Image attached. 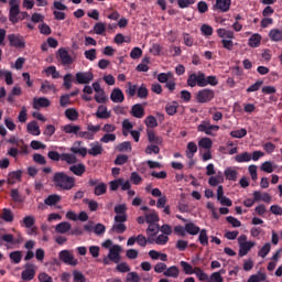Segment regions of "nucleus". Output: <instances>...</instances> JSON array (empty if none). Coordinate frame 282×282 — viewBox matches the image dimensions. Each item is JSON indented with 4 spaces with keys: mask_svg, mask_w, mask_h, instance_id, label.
Segmentation results:
<instances>
[{
    "mask_svg": "<svg viewBox=\"0 0 282 282\" xmlns=\"http://www.w3.org/2000/svg\"><path fill=\"white\" fill-rule=\"evenodd\" d=\"M197 151V143L195 142H188L187 143V153L186 156L188 158V160H193V158H195V153Z\"/></svg>",
    "mask_w": 282,
    "mask_h": 282,
    "instance_id": "f704fd0d",
    "label": "nucleus"
},
{
    "mask_svg": "<svg viewBox=\"0 0 282 282\" xmlns=\"http://www.w3.org/2000/svg\"><path fill=\"white\" fill-rule=\"evenodd\" d=\"M21 177H23V171L18 170L9 173L8 184H17V182H21Z\"/></svg>",
    "mask_w": 282,
    "mask_h": 282,
    "instance_id": "a211bd4d",
    "label": "nucleus"
},
{
    "mask_svg": "<svg viewBox=\"0 0 282 282\" xmlns=\"http://www.w3.org/2000/svg\"><path fill=\"white\" fill-rule=\"evenodd\" d=\"M106 31H107V26H105V23H102V22H97V23L94 25V32H95V34L102 35V34H105Z\"/></svg>",
    "mask_w": 282,
    "mask_h": 282,
    "instance_id": "13d9d810",
    "label": "nucleus"
},
{
    "mask_svg": "<svg viewBox=\"0 0 282 282\" xmlns=\"http://www.w3.org/2000/svg\"><path fill=\"white\" fill-rule=\"evenodd\" d=\"M95 116H96V118H99L100 120H107V119L111 118V113L109 111H107L106 106H99Z\"/></svg>",
    "mask_w": 282,
    "mask_h": 282,
    "instance_id": "5701e85b",
    "label": "nucleus"
},
{
    "mask_svg": "<svg viewBox=\"0 0 282 282\" xmlns=\"http://www.w3.org/2000/svg\"><path fill=\"white\" fill-rule=\"evenodd\" d=\"M9 259L11 262H13L15 265H19L23 259V251H12L9 253Z\"/></svg>",
    "mask_w": 282,
    "mask_h": 282,
    "instance_id": "393cba45",
    "label": "nucleus"
},
{
    "mask_svg": "<svg viewBox=\"0 0 282 282\" xmlns=\"http://www.w3.org/2000/svg\"><path fill=\"white\" fill-rule=\"evenodd\" d=\"M231 138H238L241 140V138H246L248 135V130L246 128H241L239 130H234L230 132Z\"/></svg>",
    "mask_w": 282,
    "mask_h": 282,
    "instance_id": "a18cd8bd",
    "label": "nucleus"
},
{
    "mask_svg": "<svg viewBox=\"0 0 282 282\" xmlns=\"http://www.w3.org/2000/svg\"><path fill=\"white\" fill-rule=\"evenodd\" d=\"M269 37L274 43H280V41H282V31L279 29H273L269 32Z\"/></svg>",
    "mask_w": 282,
    "mask_h": 282,
    "instance_id": "473e14b6",
    "label": "nucleus"
},
{
    "mask_svg": "<svg viewBox=\"0 0 282 282\" xmlns=\"http://www.w3.org/2000/svg\"><path fill=\"white\" fill-rule=\"evenodd\" d=\"M198 241L200 246H208V232L206 231V229H200Z\"/></svg>",
    "mask_w": 282,
    "mask_h": 282,
    "instance_id": "de8ad7c7",
    "label": "nucleus"
},
{
    "mask_svg": "<svg viewBox=\"0 0 282 282\" xmlns=\"http://www.w3.org/2000/svg\"><path fill=\"white\" fill-rule=\"evenodd\" d=\"M76 155V153H62V162H66V164H76V162H78Z\"/></svg>",
    "mask_w": 282,
    "mask_h": 282,
    "instance_id": "c756f323",
    "label": "nucleus"
},
{
    "mask_svg": "<svg viewBox=\"0 0 282 282\" xmlns=\"http://www.w3.org/2000/svg\"><path fill=\"white\" fill-rule=\"evenodd\" d=\"M181 268L183 269V272L185 274H193L195 269H193V265H191L188 262L186 261H181Z\"/></svg>",
    "mask_w": 282,
    "mask_h": 282,
    "instance_id": "680f3d73",
    "label": "nucleus"
},
{
    "mask_svg": "<svg viewBox=\"0 0 282 282\" xmlns=\"http://www.w3.org/2000/svg\"><path fill=\"white\" fill-rule=\"evenodd\" d=\"M46 76H52V78L57 79L61 78V73L56 70V66H48L45 69Z\"/></svg>",
    "mask_w": 282,
    "mask_h": 282,
    "instance_id": "49530a36",
    "label": "nucleus"
},
{
    "mask_svg": "<svg viewBox=\"0 0 282 282\" xmlns=\"http://www.w3.org/2000/svg\"><path fill=\"white\" fill-rule=\"evenodd\" d=\"M25 270L21 273L22 281H32L36 276V270H34V264L26 263L24 265Z\"/></svg>",
    "mask_w": 282,
    "mask_h": 282,
    "instance_id": "1a4fd4ad",
    "label": "nucleus"
},
{
    "mask_svg": "<svg viewBox=\"0 0 282 282\" xmlns=\"http://www.w3.org/2000/svg\"><path fill=\"white\" fill-rule=\"evenodd\" d=\"M187 85L188 87H208V85H212V87H217L219 85V80H217V76H208L206 77V74L198 72L193 73L187 78Z\"/></svg>",
    "mask_w": 282,
    "mask_h": 282,
    "instance_id": "f257e3e1",
    "label": "nucleus"
},
{
    "mask_svg": "<svg viewBox=\"0 0 282 282\" xmlns=\"http://www.w3.org/2000/svg\"><path fill=\"white\" fill-rule=\"evenodd\" d=\"M8 41L11 47H20V50H23L25 47V40L20 34H9Z\"/></svg>",
    "mask_w": 282,
    "mask_h": 282,
    "instance_id": "6e6552de",
    "label": "nucleus"
},
{
    "mask_svg": "<svg viewBox=\"0 0 282 282\" xmlns=\"http://www.w3.org/2000/svg\"><path fill=\"white\" fill-rule=\"evenodd\" d=\"M58 56L62 65H72L74 63L72 55L65 48L58 50Z\"/></svg>",
    "mask_w": 282,
    "mask_h": 282,
    "instance_id": "ddd939ff",
    "label": "nucleus"
},
{
    "mask_svg": "<svg viewBox=\"0 0 282 282\" xmlns=\"http://www.w3.org/2000/svg\"><path fill=\"white\" fill-rule=\"evenodd\" d=\"M52 89H56V87L51 85L47 80H44L41 85L40 91H42V94H47L48 91H52Z\"/></svg>",
    "mask_w": 282,
    "mask_h": 282,
    "instance_id": "e2e57ef3",
    "label": "nucleus"
},
{
    "mask_svg": "<svg viewBox=\"0 0 282 282\" xmlns=\"http://www.w3.org/2000/svg\"><path fill=\"white\" fill-rule=\"evenodd\" d=\"M130 113L133 118H144V107L142 104L133 105Z\"/></svg>",
    "mask_w": 282,
    "mask_h": 282,
    "instance_id": "aec40b11",
    "label": "nucleus"
},
{
    "mask_svg": "<svg viewBox=\"0 0 282 282\" xmlns=\"http://www.w3.org/2000/svg\"><path fill=\"white\" fill-rule=\"evenodd\" d=\"M260 169L264 173H274V167L272 166V162H270V161L262 163Z\"/></svg>",
    "mask_w": 282,
    "mask_h": 282,
    "instance_id": "0e129e2a",
    "label": "nucleus"
},
{
    "mask_svg": "<svg viewBox=\"0 0 282 282\" xmlns=\"http://www.w3.org/2000/svg\"><path fill=\"white\" fill-rule=\"evenodd\" d=\"M19 14H21V9L19 7H12L9 11V21L17 25L19 23Z\"/></svg>",
    "mask_w": 282,
    "mask_h": 282,
    "instance_id": "dca6fc26",
    "label": "nucleus"
},
{
    "mask_svg": "<svg viewBox=\"0 0 282 282\" xmlns=\"http://www.w3.org/2000/svg\"><path fill=\"white\" fill-rule=\"evenodd\" d=\"M94 80V73L91 72H78L75 74V83L77 85H89Z\"/></svg>",
    "mask_w": 282,
    "mask_h": 282,
    "instance_id": "0eeeda50",
    "label": "nucleus"
},
{
    "mask_svg": "<svg viewBox=\"0 0 282 282\" xmlns=\"http://www.w3.org/2000/svg\"><path fill=\"white\" fill-rule=\"evenodd\" d=\"M84 55H85V58H87V61H96L97 58L96 48H90L88 51H85Z\"/></svg>",
    "mask_w": 282,
    "mask_h": 282,
    "instance_id": "69168bd1",
    "label": "nucleus"
},
{
    "mask_svg": "<svg viewBox=\"0 0 282 282\" xmlns=\"http://www.w3.org/2000/svg\"><path fill=\"white\" fill-rule=\"evenodd\" d=\"M59 261H63L66 265H78V259L74 258V253L69 250H62L58 254Z\"/></svg>",
    "mask_w": 282,
    "mask_h": 282,
    "instance_id": "423d86ee",
    "label": "nucleus"
},
{
    "mask_svg": "<svg viewBox=\"0 0 282 282\" xmlns=\"http://www.w3.org/2000/svg\"><path fill=\"white\" fill-rule=\"evenodd\" d=\"M73 282H87V278H85V274L83 272L75 270L73 271Z\"/></svg>",
    "mask_w": 282,
    "mask_h": 282,
    "instance_id": "052dcab7",
    "label": "nucleus"
},
{
    "mask_svg": "<svg viewBox=\"0 0 282 282\" xmlns=\"http://www.w3.org/2000/svg\"><path fill=\"white\" fill-rule=\"evenodd\" d=\"M165 111L167 116H175L177 113V102L174 101L173 104H167L165 107Z\"/></svg>",
    "mask_w": 282,
    "mask_h": 282,
    "instance_id": "5fc2aeb1",
    "label": "nucleus"
},
{
    "mask_svg": "<svg viewBox=\"0 0 282 282\" xmlns=\"http://www.w3.org/2000/svg\"><path fill=\"white\" fill-rule=\"evenodd\" d=\"M163 276H167L170 279H177L180 276V268L177 265L167 267L163 272Z\"/></svg>",
    "mask_w": 282,
    "mask_h": 282,
    "instance_id": "6ab92c4d",
    "label": "nucleus"
},
{
    "mask_svg": "<svg viewBox=\"0 0 282 282\" xmlns=\"http://www.w3.org/2000/svg\"><path fill=\"white\" fill-rule=\"evenodd\" d=\"M197 131L205 133L206 135H215L213 131L217 133V131H219V126L210 124L209 120H204L197 126Z\"/></svg>",
    "mask_w": 282,
    "mask_h": 282,
    "instance_id": "39448f33",
    "label": "nucleus"
},
{
    "mask_svg": "<svg viewBox=\"0 0 282 282\" xmlns=\"http://www.w3.org/2000/svg\"><path fill=\"white\" fill-rule=\"evenodd\" d=\"M51 101L45 97H39L33 99V109H41L43 107H50Z\"/></svg>",
    "mask_w": 282,
    "mask_h": 282,
    "instance_id": "f3484780",
    "label": "nucleus"
},
{
    "mask_svg": "<svg viewBox=\"0 0 282 282\" xmlns=\"http://www.w3.org/2000/svg\"><path fill=\"white\" fill-rule=\"evenodd\" d=\"M69 171L70 173H73V175H76L77 177H83V175H85L87 171V166H85L84 163H77V164L70 165Z\"/></svg>",
    "mask_w": 282,
    "mask_h": 282,
    "instance_id": "f8f14e48",
    "label": "nucleus"
},
{
    "mask_svg": "<svg viewBox=\"0 0 282 282\" xmlns=\"http://www.w3.org/2000/svg\"><path fill=\"white\" fill-rule=\"evenodd\" d=\"M232 0H216V3L213 6L214 11L218 12H228Z\"/></svg>",
    "mask_w": 282,
    "mask_h": 282,
    "instance_id": "9d476101",
    "label": "nucleus"
},
{
    "mask_svg": "<svg viewBox=\"0 0 282 282\" xmlns=\"http://www.w3.org/2000/svg\"><path fill=\"white\" fill-rule=\"evenodd\" d=\"M249 47H259L261 45V34L254 33L248 42Z\"/></svg>",
    "mask_w": 282,
    "mask_h": 282,
    "instance_id": "72a5a7b5",
    "label": "nucleus"
},
{
    "mask_svg": "<svg viewBox=\"0 0 282 282\" xmlns=\"http://www.w3.org/2000/svg\"><path fill=\"white\" fill-rule=\"evenodd\" d=\"M217 34L220 39H235V32L226 29H218Z\"/></svg>",
    "mask_w": 282,
    "mask_h": 282,
    "instance_id": "4c0bfd02",
    "label": "nucleus"
},
{
    "mask_svg": "<svg viewBox=\"0 0 282 282\" xmlns=\"http://www.w3.org/2000/svg\"><path fill=\"white\" fill-rule=\"evenodd\" d=\"M185 230L188 235L195 236V235H199L202 229L199 228V226L195 225L194 223H187L185 225Z\"/></svg>",
    "mask_w": 282,
    "mask_h": 282,
    "instance_id": "2f4dec72",
    "label": "nucleus"
},
{
    "mask_svg": "<svg viewBox=\"0 0 282 282\" xmlns=\"http://www.w3.org/2000/svg\"><path fill=\"white\" fill-rule=\"evenodd\" d=\"M129 162V156L127 154H119L115 160L116 166H122V164H127Z\"/></svg>",
    "mask_w": 282,
    "mask_h": 282,
    "instance_id": "bf43d9fd",
    "label": "nucleus"
},
{
    "mask_svg": "<svg viewBox=\"0 0 282 282\" xmlns=\"http://www.w3.org/2000/svg\"><path fill=\"white\" fill-rule=\"evenodd\" d=\"M145 126L149 129H155V127H158V119H155L152 115L148 116L145 118Z\"/></svg>",
    "mask_w": 282,
    "mask_h": 282,
    "instance_id": "4d7b16f0",
    "label": "nucleus"
},
{
    "mask_svg": "<svg viewBox=\"0 0 282 282\" xmlns=\"http://www.w3.org/2000/svg\"><path fill=\"white\" fill-rule=\"evenodd\" d=\"M72 230V224L67 221L59 223L55 227V231H57L59 235H65V232H69Z\"/></svg>",
    "mask_w": 282,
    "mask_h": 282,
    "instance_id": "b1692460",
    "label": "nucleus"
},
{
    "mask_svg": "<svg viewBox=\"0 0 282 282\" xmlns=\"http://www.w3.org/2000/svg\"><path fill=\"white\" fill-rule=\"evenodd\" d=\"M112 102H124V93L120 88H113L110 95Z\"/></svg>",
    "mask_w": 282,
    "mask_h": 282,
    "instance_id": "2eb2a0df",
    "label": "nucleus"
},
{
    "mask_svg": "<svg viewBox=\"0 0 282 282\" xmlns=\"http://www.w3.org/2000/svg\"><path fill=\"white\" fill-rule=\"evenodd\" d=\"M0 217L8 224H12V221H14V214L12 213V209L3 208Z\"/></svg>",
    "mask_w": 282,
    "mask_h": 282,
    "instance_id": "bb28decb",
    "label": "nucleus"
},
{
    "mask_svg": "<svg viewBox=\"0 0 282 282\" xmlns=\"http://www.w3.org/2000/svg\"><path fill=\"white\" fill-rule=\"evenodd\" d=\"M272 246L270 242H267L259 251H258V257H261L262 259H265L267 254H270Z\"/></svg>",
    "mask_w": 282,
    "mask_h": 282,
    "instance_id": "3c124183",
    "label": "nucleus"
},
{
    "mask_svg": "<svg viewBox=\"0 0 282 282\" xmlns=\"http://www.w3.org/2000/svg\"><path fill=\"white\" fill-rule=\"evenodd\" d=\"M142 281V278L138 272H129L126 276V282H140Z\"/></svg>",
    "mask_w": 282,
    "mask_h": 282,
    "instance_id": "6e6d98bb",
    "label": "nucleus"
},
{
    "mask_svg": "<svg viewBox=\"0 0 282 282\" xmlns=\"http://www.w3.org/2000/svg\"><path fill=\"white\" fill-rule=\"evenodd\" d=\"M160 232V225L158 224H150L147 229L148 237H155Z\"/></svg>",
    "mask_w": 282,
    "mask_h": 282,
    "instance_id": "ea45409f",
    "label": "nucleus"
},
{
    "mask_svg": "<svg viewBox=\"0 0 282 282\" xmlns=\"http://www.w3.org/2000/svg\"><path fill=\"white\" fill-rule=\"evenodd\" d=\"M145 221L147 224H155V221H160V217L158 216V213L151 212L145 214Z\"/></svg>",
    "mask_w": 282,
    "mask_h": 282,
    "instance_id": "864d4df0",
    "label": "nucleus"
},
{
    "mask_svg": "<svg viewBox=\"0 0 282 282\" xmlns=\"http://www.w3.org/2000/svg\"><path fill=\"white\" fill-rule=\"evenodd\" d=\"M225 177L231 182H237V172L236 170L228 167L225 170Z\"/></svg>",
    "mask_w": 282,
    "mask_h": 282,
    "instance_id": "c03bdc74",
    "label": "nucleus"
},
{
    "mask_svg": "<svg viewBox=\"0 0 282 282\" xmlns=\"http://www.w3.org/2000/svg\"><path fill=\"white\" fill-rule=\"evenodd\" d=\"M62 130L64 131V133H68V134H74V135H78V132L80 131V126H76V124H65Z\"/></svg>",
    "mask_w": 282,
    "mask_h": 282,
    "instance_id": "cd10ccee",
    "label": "nucleus"
},
{
    "mask_svg": "<svg viewBox=\"0 0 282 282\" xmlns=\"http://www.w3.org/2000/svg\"><path fill=\"white\" fill-rule=\"evenodd\" d=\"M72 78H74V76L69 73L64 76L63 85H64L65 89H72V80H73Z\"/></svg>",
    "mask_w": 282,
    "mask_h": 282,
    "instance_id": "338daca9",
    "label": "nucleus"
},
{
    "mask_svg": "<svg viewBox=\"0 0 282 282\" xmlns=\"http://www.w3.org/2000/svg\"><path fill=\"white\" fill-rule=\"evenodd\" d=\"M120 252H122V247L115 245L112 248H110L108 259L113 261V263H120Z\"/></svg>",
    "mask_w": 282,
    "mask_h": 282,
    "instance_id": "9b49d317",
    "label": "nucleus"
},
{
    "mask_svg": "<svg viewBox=\"0 0 282 282\" xmlns=\"http://www.w3.org/2000/svg\"><path fill=\"white\" fill-rule=\"evenodd\" d=\"M126 94L130 98H133L138 94V85H133L131 82L127 83Z\"/></svg>",
    "mask_w": 282,
    "mask_h": 282,
    "instance_id": "e433bc0d",
    "label": "nucleus"
},
{
    "mask_svg": "<svg viewBox=\"0 0 282 282\" xmlns=\"http://www.w3.org/2000/svg\"><path fill=\"white\" fill-rule=\"evenodd\" d=\"M208 282H224V278L221 276V273L214 272L209 276Z\"/></svg>",
    "mask_w": 282,
    "mask_h": 282,
    "instance_id": "774afa93",
    "label": "nucleus"
},
{
    "mask_svg": "<svg viewBox=\"0 0 282 282\" xmlns=\"http://www.w3.org/2000/svg\"><path fill=\"white\" fill-rule=\"evenodd\" d=\"M124 235L127 232V225L124 223H113L112 227L109 230V235Z\"/></svg>",
    "mask_w": 282,
    "mask_h": 282,
    "instance_id": "4468645a",
    "label": "nucleus"
},
{
    "mask_svg": "<svg viewBox=\"0 0 282 282\" xmlns=\"http://www.w3.org/2000/svg\"><path fill=\"white\" fill-rule=\"evenodd\" d=\"M214 99H215V90L210 88H204L196 94V100L200 105L210 102Z\"/></svg>",
    "mask_w": 282,
    "mask_h": 282,
    "instance_id": "20e7f679",
    "label": "nucleus"
},
{
    "mask_svg": "<svg viewBox=\"0 0 282 282\" xmlns=\"http://www.w3.org/2000/svg\"><path fill=\"white\" fill-rule=\"evenodd\" d=\"M58 202H61V196L58 194L48 195L44 199V204L46 206H56V204H58Z\"/></svg>",
    "mask_w": 282,
    "mask_h": 282,
    "instance_id": "7c9ffc66",
    "label": "nucleus"
},
{
    "mask_svg": "<svg viewBox=\"0 0 282 282\" xmlns=\"http://www.w3.org/2000/svg\"><path fill=\"white\" fill-rule=\"evenodd\" d=\"M52 182L58 191H72L76 186V177L69 176L65 172H56Z\"/></svg>",
    "mask_w": 282,
    "mask_h": 282,
    "instance_id": "f03ea898",
    "label": "nucleus"
},
{
    "mask_svg": "<svg viewBox=\"0 0 282 282\" xmlns=\"http://www.w3.org/2000/svg\"><path fill=\"white\" fill-rule=\"evenodd\" d=\"M145 153H147V155H153V153H154V155H159L160 147L156 145V144L151 143L150 145H148L145 148Z\"/></svg>",
    "mask_w": 282,
    "mask_h": 282,
    "instance_id": "09e8293b",
    "label": "nucleus"
},
{
    "mask_svg": "<svg viewBox=\"0 0 282 282\" xmlns=\"http://www.w3.org/2000/svg\"><path fill=\"white\" fill-rule=\"evenodd\" d=\"M256 242L254 241H248L245 243H241L239 246V257H246V254H248L249 250H252V248H254Z\"/></svg>",
    "mask_w": 282,
    "mask_h": 282,
    "instance_id": "4be33fe9",
    "label": "nucleus"
},
{
    "mask_svg": "<svg viewBox=\"0 0 282 282\" xmlns=\"http://www.w3.org/2000/svg\"><path fill=\"white\" fill-rule=\"evenodd\" d=\"M117 150L120 153H124V152L131 153V151H132L131 141H124V142L120 143L119 145H117Z\"/></svg>",
    "mask_w": 282,
    "mask_h": 282,
    "instance_id": "a19ab883",
    "label": "nucleus"
},
{
    "mask_svg": "<svg viewBox=\"0 0 282 282\" xmlns=\"http://www.w3.org/2000/svg\"><path fill=\"white\" fill-rule=\"evenodd\" d=\"M100 142H102L104 144H109V142H116V134L111 132H106L101 137Z\"/></svg>",
    "mask_w": 282,
    "mask_h": 282,
    "instance_id": "8fccbe9b",
    "label": "nucleus"
},
{
    "mask_svg": "<svg viewBox=\"0 0 282 282\" xmlns=\"http://www.w3.org/2000/svg\"><path fill=\"white\" fill-rule=\"evenodd\" d=\"M251 160L252 154H250V152H242L235 156V161L238 162V164H242L243 162H250Z\"/></svg>",
    "mask_w": 282,
    "mask_h": 282,
    "instance_id": "c85d7f7f",
    "label": "nucleus"
},
{
    "mask_svg": "<svg viewBox=\"0 0 282 282\" xmlns=\"http://www.w3.org/2000/svg\"><path fill=\"white\" fill-rule=\"evenodd\" d=\"M137 96L138 98H141V100H147V98H149V89H147L144 84L137 88Z\"/></svg>",
    "mask_w": 282,
    "mask_h": 282,
    "instance_id": "c9c22d12",
    "label": "nucleus"
},
{
    "mask_svg": "<svg viewBox=\"0 0 282 282\" xmlns=\"http://www.w3.org/2000/svg\"><path fill=\"white\" fill-rule=\"evenodd\" d=\"M148 140L151 144H156L160 147L162 144L163 139L155 134L153 130H148Z\"/></svg>",
    "mask_w": 282,
    "mask_h": 282,
    "instance_id": "a878e982",
    "label": "nucleus"
},
{
    "mask_svg": "<svg viewBox=\"0 0 282 282\" xmlns=\"http://www.w3.org/2000/svg\"><path fill=\"white\" fill-rule=\"evenodd\" d=\"M198 147L200 149L210 150L213 149V140H210V138H203L198 142Z\"/></svg>",
    "mask_w": 282,
    "mask_h": 282,
    "instance_id": "79ce46f5",
    "label": "nucleus"
},
{
    "mask_svg": "<svg viewBox=\"0 0 282 282\" xmlns=\"http://www.w3.org/2000/svg\"><path fill=\"white\" fill-rule=\"evenodd\" d=\"M65 116L68 120H72L75 122V120H78V112L74 108H68L65 110Z\"/></svg>",
    "mask_w": 282,
    "mask_h": 282,
    "instance_id": "37998d69",
    "label": "nucleus"
},
{
    "mask_svg": "<svg viewBox=\"0 0 282 282\" xmlns=\"http://www.w3.org/2000/svg\"><path fill=\"white\" fill-rule=\"evenodd\" d=\"M91 149L83 148V141H75L70 148L72 153L82 155V158H87V153L96 158L97 155H102V145L100 143H91Z\"/></svg>",
    "mask_w": 282,
    "mask_h": 282,
    "instance_id": "7ed1b4c3",
    "label": "nucleus"
},
{
    "mask_svg": "<svg viewBox=\"0 0 282 282\" xmlns=\"http://www.w3.org/2000/svg\"><path fill=\"white\" fill-rule=\"evenodd\" d=\"M268 279V275L265 273L259 272L258 274L250 275L247 282H261L265 281Z\"/></svg>",
    "mask_w": 282,
    "mask_h": 282,
    "instance_id": "603ef678",
    "label": "nucleus"
},
{
    "mask_svg": "<svg viewBox=\"0 0 282 282\" xmlns=\"http://www.w3.org/2000/svg\"><path fill=\"white\" fill-rule=\"evenodd\" d=\"M26 131L31 135H41V128L39 127V122L31 121L26 126Z\"/></svg>",
    "mask_w": 282,
    "mask_h": 282,
    "instance_id": "412c9836",
    "label": "nucleus"
},
{
    "mask_svg": "<svg viewBox=\"0 0 282 282\" xmlns=\"http://www.w3.org/2000/svg\"><path fill=\"white\" fill-rule=\"evenodd\" d=\"M94 194L97 197H100V195H106L107 194V184L105 183H99L98 185L95 186Z\"/></svg>",
    "mask_w": 282,
    "mask_h": 282,
    "instance_id": "58836bf2",
    "label": "nucleus"
}]
</instances>
